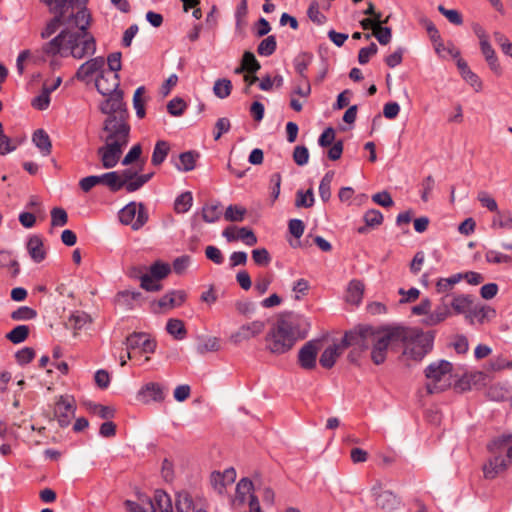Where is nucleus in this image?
Here are the masks:
<instances>
[{
	"label": "nucleus",
	"mask_w": 512,
	"mask_h": 512,
	"mask_svg": "<svg viewBox=\"0 0 512 512\" xmlns=\"http://www.w3.org/2000/svg\"><path fill=\"white\" fill-rule=\"evenodd\" d=\"M27 250L32 260L36 263L42 262L46 257L43 241L38 235H33L29 238Z\"/></svg>",
	"instance_id": "nucleus-26"
},
{
	"label": "nucleus",
	"mask_w": 512,
	"mask_h": 512,
	"mask_svg": "<svg viewBox=\"0 0 512 512\" xmlns=\"http://www.w3.org/2000/svg\"><path fill=\"white\" fill-rule=\"evenodd\" d=\"M68 222L67 212L60 207H55L51 210V225L53 227H61Z\"/></svg>",
	"instance_id": "nucleus-57"
},
{
	"label": "nucleus",
	"mask_w": 512,
	"mask_h": 512,
	"mask_svg": "<svg viewBox=\"0 0 512 512\" xmlns=\"http://www.w3.org/2000/svg\"><path fill=\"white\" fill-rule=\"evenodd\" d=\"M66 16L55 14V16L47 23L45 28L41 31V38L48 39L55 34L62 22L65 21Z\"/></svg>",
	"instance_id": "nucleus-47"
},
{
	"label": "nucleus",
	"mask_w": 512,
	"mask_h": 512,
	"mask_svg": "<svg viewBox=\"0 0 512 512\" xmlns=\"http://www.w3.org/2000/svg\"><path fill=\"white\" fill-rule=\"evenodd\" d=\"M265 327L266 324L262 320L245 323L230 335L229 341L234 345H239L263 333Z\"/></svg>",
	"instance_id": "nucleus-11"
},
{
	"label": "nucleus",
	"mask_w": 512,
	"mask_h": 512,
	"mask_svg": "<svg viewBox=\"0 0 512 512\" xmlns=\"http://www.w3.org/2000/svg\"><path fill=\"white\" fill-rule=\"evenodd\" d=\"M463 279L462 273L454 274L447 278H440L436 283V291L440 294H446L454 288V286Z\"/></svg>",
	"instance_id": "nucleus-36"
},
{
	"label": "nucleus",
	"mask_w": 512,
	"mask_h": 512,
	"mask_svg": "<svg viewBox=\"0 0 512 512\" xmlns=\"http://www.w3.org/2000/svg\"><path fill=\"white\" fill-rule=\"evenodd\" d=\"M509 461L501 456H495L483 466V473L486 479H494L498 474L509 467Z\"/></svg>",
	"instance_id": "nucleus-24"
},
{
	"label": "nucleus",
	"mask_w": 512,
	"mask_h": 512,
	"mask_svg": "<svg viewBox=\"0 0 512 512\" xmlns=\"http://www.w3.org/2000/svg\"><path fill=\"white\" fill-rule=\"evenodd\" d=\"M493 230H512V213L509 210H497L491 221Z\"/></svg>",
	"instance_id": "nucleus-29"
},
{
	"label": "nucleus",
	"mask_w": 512,
	"mask_h": 512,
	"mask_svg": "<svg viewBox=\"0 0 512 512\" xmlns=\"http://www.w3.org/2000/svg\"><path fill=\"white\" fill-rule=\"evenodd\" d=\"M171 271V267L169 264L156 261L149 268V275L152 276L156 280H161L165 278Z\"/></svg>",
	"instance_id": "nucleus-48"
},
{
	"label": "nucleus",
	"mask_w": 512,
	"mask_h": 512,
	"mask_svg": "<svg viewBox=\"0 0 512 512\" xmlns=\"http://www.w3.org/2000/svg\"><path fill=\"white\" fill-rule=\"evenodd\" d=\"M236 479V471L234 468H228L223 473L213 472L210 482L215 491L222 494L227 485L234 483Z\"/></svg>",
	"instance_id": "nucleus-21"
},
{
	"label": "nucleus",
	"mask_w": 512,
	"mask_h": 512,
	"mask_svg": "<svg viewBox=\"0 0 512 512\" xmlns=\"http://www.w3.org/2000/svg\"><path fill=\"white\" fill-rule=\"evenodd\" d=\"M89 410L101 419H111L115 415V410L112 407L96 403L89 404Z\"/></svg>",
	"instance_id": "nucleus-56"
},
{
	"label": "nucleus",
	"mask_w": 512,
	"mask_h": 512,
	"mask_svg": "<svg viewBox=\"0 0 512 512\" xmlns=\"http://www.w3.org/2000/svg\"><path fill=\"white\" fill-rule=\"evenodd\" d=\"M141 296L142 294L139 291L124 290L117 293L116 301L119 305L132 309L133 302L139 300Z\"/></svg>",
	"instance_id": "nucleus-38"
},
{
	"label": "nucleus",
	"mask_w": 512,
	"mask_h": 512,
	"mask_svg": "<svg viewBox=\"0 0 512 512\" xmlns=\"http://www.w3.org/2000/svg\"><path fill=\"white\" fill-rule=\"evenodd\" d=\"M512 442V434L502 435L488 444V449L490 452L494 453L498 450L503 449L508 446Z\"/></svg>",
	"instance_id": "nucleus-63"
},
{
	"label": "nucleus",
	"mask_w": 512,
	"mask_h": 512,
	"mask_svg": "<svg viewBox=\"0 0 512 512\" xmlns=\"http://www.w3.org/2000/svg\"><path fill=\"white\" fill-rule=\"evenodd\" d=\"M364 293V284L360 280H352L350 281L347 293H346V301L348 303L358 305L363 298Z\"/></svg>",
	"instance_id": "nucleus-31"
},
{
	"label": "nucleus",
	"mask_w": 512,
	"mask_h": 512,
	"mask_svg": "<svg viewBox=\"0 0 512 512\" xmlns=\"http://www.w3.org/2000/svg\"><path fill=\"white\" fill-rule=\"evenodd\" d=\"M314 204V194L312 189H308L306 192L302 190L297 191L295 206L309 208Z\"/></svg>",
	"instance_id": "nucleus-53"
},
{
	"label": "nucleus",
	"mask_w": 512,
	"mask_h": 512,
	"mask_svg": "<svg viewBox=\"0 0 512 512\" xmlns=\"http://www.w3.org/2000/svg\"><path fill=\"white\" fill-rule=\"evenodd\" d=\"M127 350L139 349L143 353L151 354L156 349V342L149 338L146 333L133 332L124 341Z\"/></svg>",
	"instance_id": "nucleus-14"
},
{
	"label": "nucleus",
	"mask_w": 512,
	"mask_h": 512,
	"mask_svg": "<svg viewBox=\"0 0 512 512\" xmlns=\"http://www.w3.org/2000/svg\"><path fill=\"white\" fill-rule=\"evenodd\" d=\"M446 298L447 296L442 297L440 303L433 311V313L439 318L441 322H443L452 314L450 303L446 301Z\"/></svg>",
	"instance_id": "nucleus-60"
},
{
	"label": "nucleus",
	"mask_w": 512,
	"mask_h": 512,
	"mask_svg": "<svg viewBox=\"0 0 512 512\" xmlns=\"http://www.w3.org/2000/svg\"><path fill=\"white\" fill-rule=\"evenodd\" d=\"M372 35L378 40L381 45H387L392 38V31L389 27H383L381 25H375ZM365 39H370L371 34H365Z\"/></svg>",
	"instance_id": "nucleus-43"
},
{
	"label": "nucleus",
	"mask_w": 512,
	"mask_h": 512,
	"mask_svg": "<svg viewBox=\"0 0 512 512\" xmlns=\"http://www.w3.org/2000/svg\"><path fill=\"white\" fill-rule=\"evenodd\" d=\"M405 338L399 339L404 344L403 356L413 361H421L433 349L434 333L404 327Z\"/></svg>",
	"instance_id": "nucleus-5"
},
{
	"label": "nucleus",
	"mask_w": 512,
	"mask_h": 512,
	"mask_svg": "<svg viewBox=\"0 0 512 512\" xmlns=\"http://www.w3.org/2000/svg\"><path fill=\"white\" fill-rule=\"evenodd\" d=\"M193 197L191 192H184L180 194L175 202H174V209L177 213H185L187 212L191 206H192Z\"/></svg>",
	"instance_id": "nucleus-49"
},
{
	"label": "nucleus",
	"mask_w": 512,
	"mask_h": 512,
	"mask_svg": "<svg viewBox=\"0 0 512 512\" xmlns=\"http://www.w3.org/2000/svg\"><path fill=\"white\" fill-rule=\"evenodd\" d=\"M90 20L88 10L76 11L74 19H69L67 22L74 24L77 29L66 28L44 43L40 49L41 58L71 56L75 59H83L92 56L96 51V40L88 31Z\"/></svg>",
	"instance_id": "nucleus-1"
},
{
	"label": "nucleus",
	"mask_w": 512,
	"mask_h": 512,
	"mask_svg": "<svg viewBox=\"0 0 512 512\" xmlns=\"http://www.w3.org/2000/svg\"><path fill=\"white\" fill-rule=\"evenodd\" d=\"M28 335L29 327L27 325H18L6 335V338L14 344H19L24 342Z\"/></svg>",
	"instance_id": "nucleus-45"
},
{
	"label": "nucleus",
	"mask_w": 512,
	"mask_h": 512,
	"mask_svg": "<svg viewBox=\"0 0 512 512\" xmlns=\"http://www.w3.org/2000/svg\"><path fill=\"white\" fill-rule=\"evenodd\" d=\"M200 154L196 151H186L179 155V162L175 164V167L179 171L188 172L195 168L196 161Z\"/></svg>",
	"instance_id": "nucleus-32"
},
{
	"label": "nucleus",
	"mask_w": 512,
	"mask_h": 512,
	"mask_svg": "<svg viewBox=\"0 0 512 512\" xmlns=\"http://www.w3.org/2000/svg\"><path fill=\"white\" fill-rule=\"evenodd\" d=\"M36 315L37 313L34 309L28 306H22L12 312L11 318L13 320H31L34 319Z\"/></svg>",
	"instance_id": "nucleus-62"
},
{
	"label": "nucleus",
	"mask_w": 512,
	"mask_h": 512,
	"mask_svg": "<svg viewBox=\"0 0 512 512\" xmlns=\"http://www.w3.org/2000/svg\"><path fill=\"white\" fill-rule=\"evenodd\" d=\"M473 303L474 298L472 295L461 294L453 297L450 306L454 313L466 314L471 310Z\"/></svg>",
	"instance_id": "nucleus-28"
},
{
	"label": "nucleus",
	"mask_w": 512,
	"mask_h": 512,
	"mask_svg": "<svg viewBox=\"0 0 512 512\" xmlns=\"http://www.w3.org/2000/svg\"><path fill=\"white\" fill-rule=\"evenodd\" d=\"M105 96L107 98L99 104V110L101 113L105 114L106 117H129L127 106L123 101L122 90L107 94Z\"/></svg>",
	"instance_id": "nucleus-9"
},
{
	"label": "nucleus",
	"mask_w": 512,
	"mask_h": 512,
	"mask_svg": "<svg viewBox=\"0 0 512 512\" xmlns=\"http://www.w3.org/2000/svg\"><path fill=\"white\" fill-rule=\"evenodd\" d=\"M31 105L37 110H46L50 105V94L42 88L41 93L33 98Z\"/></svg>",
	"instance_id": "nucleus-59"
},
{
	"label": "nucleus",
	"mask_w": 512,
	"mask_h": 512,
	"mask_svg": "<svg viewBox=\"0 0 512 512\" xmlns=\"http://www.w3.org/2000/svg\"><path fill=\"white\" fill-rule=\"evenodd\" d=\"M105 65L104 58L101 56L94 57L84 62L76 71L75 77L80 81H85L95 73L102 71Z\"/></svg>",
	"instance_id": "nucleus-20"
},
{
	"label": "nucleus",
	"mask_w": 512,
	"mask_h": 512,
	"mask_svg": "<svg viewBox=\"0 0 512 512\" xmlns=\"http://www.w3.org/2000/svg\"><path fill=\"white\" fill-rule=\"evenodd\" d=\"M232 91V83L227 78L217 79L213 86V93L219 99H225L230 96Z\"/></svg>",
	"instance_id": "nucleus-42"
},
{
	"label": "nucleus",
	"mask_w": 512,
	"mask_h": 512,
	"mask_svg": "<svg viewBox=\"0 0 512 512\" xmlns=\"http://www.w3.org/2000/svg\"><path fill=\"white\" fill-rule=\"evenodd\" d=\"M222 235L228 242L241 240L247 246H254L258 241L253 230L248 227L229 226L223 230Z\"/></svg>",
	"instance_id": "nucleus-16"
},
{
	"label": "nucleus",
	"mask_w": 512,
	"mask_h": 512,
	"mask_svg": "<svg viewBox=\"0 0 512 512\" xmlns=\"http://www.w3.org/2000/svg\"><path fill=\"white\" fill-rule=\"evenodd\" d=\"M44 2L54 14H60L66 16L68 14V20L74 19L75 4L77 0H41Z\"/></svg>",
	"instance_id": "nucleus-22"
},
{
	"label": "nucleus",
	"mask_w": 512,
	"mask_h": 512,
	"mask_svg": "<svg viewBox=\"0 0 512 512\" xmlns=\"http://www.w3.org/2000/svg\"><path fill=\"white\" fill-rule=\"evenodd\" d=\"M166 330L170 335L178 340H182L187 334L184 322L175 318H171L167 321Z\"/></svg>",
	"instance_id": "nucleus-37"
},
{
	"label": "nucleus",
	"mask_w": 512,
	"mask_h": 512,
	"mask_svg": "<svg viewBox=\"0 0 512 512\" xmlns=\"http://www.w3.org/2000/svg\"><path fill=\"white\" fill-rule=\"evenodd\" d=\"M186 108H187L186 102L180 97L173 98L167 104L168 113L175 117L181 116L184 113Z\"/></svg>",
	"instance_id": "nucleus-54"
},
{
	"label": "nucleus",
	"mask_w": 512,
	"mask_h": 512,
	"mask_svg": "<svg viewBox=\"0 0 512 512\" xmlns=\"http://www.w3.org/2000/svg\"><path fill=\"white\" fill-rule=\"evenodd\" d=\"M252 259L258 266H268L271 262V256L266 248L252 250Z\"/></svg>",
	"instance_id": "nucleus-58"
},
{
	"label": "nucleus",
	"mask_w": 512,
	"mask_h": 512,
	"mask_svg": "<svg viewBox=\"0 0 512 512\" xmlns=\"http://www.w3.org/2000/svg\"><path fill=\"white\" fill-rule=\"evenodd\" d=\"M372 492L376 505L383 510H394L400 504L398 497L389 490H382L380 487L374 486Z\"/></svg>",
	"instance_id": "nucleus-18"
},
{
	"label": "nucleus",
	"mask_w": 512,
	"mask_h": 512,
	"mask_svg": "<svg viewBox=\"0 0 512 512\" xmlns=\"http://www.w3.org/2000/svg\"><path fill=\"white\" fill-rule=\"evenodd\" d=\"M406 332L402 326L372 327L370 333L371 360L375 365L385 362L390 344L405 338Z\"/></svg>",
	"instance_id": "nucleus-4"
},
{
	"label": "nucleus",
	"mask_w": 512,
	"mask_h": 512,
	"mask_svg": "<svg viewBox=\"0 0 512 512\" xmlns=\"http://www.w3.org/2000/svg\"><path fill=\"white\" fill-rule=\"evenodd\" d=\"M117 181L118 172L111 171L102 175H91L84 177L79 181V186L82 191L89 192L96 185L103 184L107 186L110 191L117 192Z\"/></svg>",
	"instance_id": "nucleus-10"
},
{
	"label": "nucleus",
	"mask_w": 512,
	"mask_h": 512,
	"mask_svg": "<svg viewBox=\"0 0 512 512\" xmlns=\"http://www.w3.org/2000/svg\"><path fill=\"white\" fill-rule=\"evenodd\" d=\"M164 385L158 382H148L137 392V400L144 404L162 402L166 397Z\"/></svg>",
	"instance_id": "nucleus-13"
},
{
	"label": "nucleus",
	"mask_w": 512,
	"mask_h": 512,
	"mask_svg": "<svg viewBox=\"0 0 512 512\" xmlns=\"http://www.w3.org/2000/svg\"><path fill=\"white\" fill-rule=\"evenodd\" d=\"M32 141L43 156L50 155L52 143L49 135L43 129H38L33 133Z\"/></svg>",
	"instance_id": "nucleus-30"
},
{
	"label": "nucleus",
	"mask_w": 512,
	"mask_h": 512,
	"mask_svg": "<svg viewBox=\"0 0 512 512\" xmlns=\"http://www.w3.org/2000/svg\"><path fill=\"white\" fill-rule=\"evenodd\" d=\"M145 91H146L145 87L140 86L135 90L134 95H133V108L136 111V116L140 119L144 118L146 115V111H145L146 100L143 98Z\"/></svg>",
	"instance_id": "nucleus-41"
},
{
	"label": "nucleus",
	"mask_w": 512,
	"mask_h": 512,
	"mask_svg": "<svg viewBox=\"0 0 512 512\" xmlns=\"http://www.w3.org/2000/svg\"><path fill=\"white\" fill-rule=\"evenodd\" d=\"M170 151V145L167 141L159 140L156 142L154 146V150L151 157V163L154 166L161 165L166 157L168 156V153Z\"/></svg>",
	"instance_id": "nucleus-35"
},
{
	"label": "nucleus",
	"mask_w": 512,
	"mask_h": 512,
	"mask_svg": "<svg viewBox=\"0 0 512 512\" xmlns=\"http://www.w3.org/2000/svg\"><path fill=\"white\" fill-rule=\"evenodd\" d=\"M76 411L75 400L72 396H60L55 403L54 415L61 427H67L74 418Z\"/></svg>",
	"instance_id": "nucleus-12"
},
{
	"label": "nucleus",
	"mask_w": 512,
	"mask_h": 512,
	"mask_svg": "<svg viewBox=\"0 0 512 512\" xmlns=\"http://www.w3.org/2000/svg\"><path fill=\"white\" fill-rule=\"evenodd\" d=\"M220 203L215 202L211 204H206L202 208V218L207 223H214L220 219L221 210Z\"/></svg>",
	"instance_id": "nucleus-40"
},
{
	"label": "nucleus",
	"mask_w": 512,
	"mask_h": 512,
	"mask_svg": "<svg viewBox=\"0 0 512 512\" xmlns=\"http://www.w3.org/2000/svg\"><path fill=\"white\" fill-rule=\"evenodd\" d=\"M253 490V483L248 478H242L236 485V497L241 502L246 500V497L251 495Z\"/></svg>",
	"instance_id": "nucleus-52"
},
{
	"label": "nucleus",
	"mask_w": 512,
	"mask_h": 512,
	"mask_svg": "<svg viewBox=\"0 0 512 512\" xmlns=\"http://www.w3.org/2000/svg\"><path fill=\"white\" fill-rule=\"evenodd\" d=\"M344 347H342V343L333 344L328 346L321 354L319 362L322 367L326 369H330L336 363L338 357L344 352Z\"/></svg>",
	"instance_id": "nucleus-25"
},
{
	"label": "nucleus",
	"mask_w": 512,
	"mask_h": 512,
	"mask_svg": "<svg viewBox=\"0 0 512 512\" xmlns=\"http://www.w3.org/2000/svg\"><path fill=\"white\" fill-rule=\"evenodd\" d=\"M152 512H173L171 497L163 490H156L150 501ZM147 512L144 508H142Z\"/></svg>",
	"instance_id": "nucleus-23"
},
{
	"label": "nucleus",
	"mask_w": 512,
	"mask_h": 512,
	"mask_svg": "<svg viewBox=\"0 0 512 512\" xmlns=\"http://www.w3.org/2000/svg\"><path fill=\"white\" fill-rule=\"evenodd\" d=\"M453 365L447 360L431 362L424 370L427 379L426 390L428 394L440 393L451 386Z\"/></svg>",
	"instance_id": "nucleus-6"
},
{
	"label": "nucleus",
	"mask_w": 512,
	"mask_h": 512,
	"mask_svg": "<svg viewBox=\"0 0 512 512\" xmlns=\"http://www.w3.org/2000/svg\"><path fill=\"white\" fill-rule=\"evenodd\" d=\"M372 326H363L346 332L341 340L342 347H354L358 351H365L370 348V333Z\"/></svg>",
	"instance_id": "nucleus-8"
},
{
	"label": "nucleus",
	"mask_w": 512,
	"mask_h": 512,
	"mask_svg": "<svg viewBox=\"0 0 512 512\" xmlns=\"http://www.w3.org/2000/svg\"><path fill=\"white\" fill-rule=\"evenodd\" d=\"M186 300V293L183 290H172L163 295L153 307L154 312L173 309L181 306Z\"/></svg>",
	"instance_id": "nucleus-17"
},
{
	"label": "nucleus",
	"mask_w": 512,
	"mask_h": 512,
	"mask_svg": "<svg viewBox=\"0 0 512 512\" xmlns=\"http://www.w3.org/2000/svg\"><path fill=\"white\" fill-rule=\"evenodd\" d=\"M311 323L307 317L293 311L279 314L265 337L266 348L273 354H284L298 340L307 337Z\"/></svg>",
	"instance_id": "nucleus-2"
},
{
	"label": "nucleus",
	"mask_w": 512,
	"mask_h": 512,
	"mask_svg": "<svg viewBox=\"0 0 512 512\" xmlns=\"http://www.w3.org/2000/svg\"><path fill=\"white\" fill-rule=\"evenodd\" d=\"M334 178V171H328L319 184V195L323 202H327L331 197V183Z\"/></svg>",
	"instance_id": "nucleus-44"
},
{
	"label": "nucleus",
	"mask_w": 512,
	"mask_h": 512,
	"mask_svg": "<svg viewBox=\"0 0 512 512\" xmlns=\"http://www.w3.org/2000/svg\"><path fill=\"white\" fill-rule=\"evenodd\" d=\"M192 499L187 493L179 494L176 500V512H191Z\"/></svg>",
	"instance_id": "nucleus-64"
},
{
	"label": "nucleus",
	"mask_w": 512,
	"mask_h": 512,
	"mask_svg": "<svg viewBox=\"0 0 512 512\" xmlns=\"http://www.w3.org/2000/svg\"><path fill=\"white\" fill-rule=\"evenodd\" d=\"M88 322L90 317L87 313L82 311H76L72 313L66 321V327L74 330L82 329Z\"/></svg>",
	"instance_id": "nucleus-39"
},
{
	"label": "nucleus",
	"mask_w": 512,
	"mask_h": 512,
	"mask_svg": "<svg viewBox=\"0 0 512 512\" xmlns=\"http://www.w3.org/2000/svg\"><path fill=\"white\" fill-rule=\"evenodd\" d=\"M154 173L141 174L136 178L128 180L126 182L117 181V192L121 189H125L128 193H133L141 189L147 182L151 180Z\"/></svg>",
	"instance_id": "nucleus-27"
},
{
	"label": "nucleus",
	"mask_w": 512,
	"mask_h": 512,
	"mask_svg": "<svg viewBox=\"0 0 512 512\" xmlns=\"http://www.w3.org/2000/svg\"><path fill=\"white\" fill-rule=\"evenodd\" d=\"M95 86L97 91L104 95L119 91L120 80L118 74H104L103 72L96 78Z\"/></svg>",
	"instance_id": "nucleus-19"
},
{
	"label": "nucleus",
	"mask_w": 512,
	"mask_h": 512,
	"mask_svg": "<svg viewBox=\"0 0 512 512\" xmlns=\"http://www.w3.org/2000/svg\"><path fill=\"white\" fill-rule=\"evenodd\" d=\"M119 220L124 225H130L135 231L141 229L148 221L145 205L134 201L128 203L120 210Z\"/></svg>",
	"instance_id": "nucleus-7"
},
{
	"label": "nucleus",
	"mask_w": 512,
	"mask_h": 512,
	"mask_svg": "<svg viewBox=\"0 0 512 512\" xmlns=\"http://www.w3.org/2000/svg\"><path fill=\"white\" fill-rule=\"evenodd\" d=\"M243 66L249 73H256L260 69V63L257 61L255 55L250 51H245L242 57Z\"/></svg>",
	"instance_id": "nucleus-55"
},
{
	"label": "nucleus",
	"mask_w": 512,
	"mask_h": 512,
	"mask_svg": "<svg viewBox=\"0 0 512 512\" xmlns=\"http://www.w3.org/2000/svg\"><path fill=\"white\" fill-rule=\"evenodd\" d=\"M128 118L110 116L103 121L99 138L104 145L97 149V154L105 169L114 168L118 164L123 150L129 142L131 128Z\"/></svg>",
	"instance_id": "nucleus-3"
},
{
	"label": "nucleus",
	"mask_w": 512,
	"mask_h": 512,
	"mask_svg": "<svg viewBox=\"0 0 512 512\" xmlns=\"http://www.w3.org/2000/svg\"><path fill=\"white\" fill-rule=\"evenodd\" d=\"M311 94V85L309 80H302L301 78L295 82V86L291 93V96L297 95L300 97L307 98Z\"/></svg>",
	"instance_id": "nucleus-61"
},
{
	"label": "nucleus",
	"mask_w": 512,
	"mask_h": 512,
	"mask_svg": "<svg viewBox=\"0 0 512 512\" xmlns=\"http://www.w3.org/2000/svg\"><path fill=\"white\" fill-rule=\"evenodd\" d=\"M12 268V276L16 277L19 272V263L13 259L11 254L7 251H0V268Z\"/></svg>",
	"instance_id": "nucleus-50"
},
{
	"label": "nucleus",
	"mask_w": 512,
	"mask_h": 512,
	"mask_svg": "<svg viewBox=\"0 0 512 512\" xmlns=\"http://www.w3.org/2000/svg\"><path fill=\"white\" fill-rule=\"evenodd\" d=\"M221 348L220 339L217 337H201L196 346V352L199 355H205L208 352H217Z\"/></svg>",
	"instance_id": "nucleus-34"
},
{
	"label": "nucleus",
	"mask_w": 512,
	"mask_h": 512,
	"mask_svg": "<svg viewBox=\"0 0 512 512\" xmlns=\"http://www.w3.org/2000/svg\"><path fill=\"white\" fill-rule=\"evenodd\" d=\"M312 60H313V55L310 53H306V52L300 53L294 58L293 65H294L295 71L297 72V74L299 75V77L302 80H309L307 77L306 71H307L309 65L311 64Z\"/></svg>",
	"instance_id": "nucleus-33"
},
{
	"label": "nucleus",
	"mask_w": 512,
	"mask_h": 512,
	"mask_svg": "<svg viewBox=\"0 0 512 512\" xmlns=\"http://www.w3.org/2000/svg\"><path fill=\"white\" fill-rule=\"evenodd\" d=\"M276 48H277L276 38H275V36L270 35V36L266 37L265 39H263L259 43V45L257 47V52L260 56L268 57L276 51Z\"/></svg>",
	"instance_id": "nucleus-46"
},
{
	"label": "nucleus",
	"mask_w": 512,
	"mask_h": 512,
	"mask_svg": "<svg viewBox=\"0 0 512 512\" xmlns=\"http://www.w3.org/2000/svg\"><path fill=\"white\" fill-rule=\"evenodd\" d=\"M247 210L238 205H229L225 211V219L230 222H240L244 219Z\"/></svg>",
	"instance_id": "nucleus-51"
},
{
	"label": "nucleus",
	"mask_w": 512,
	"mask_h": 512,
	"mask_svg": "<svg viewBox=\"0 0 512 512\" xmlns=\"http://www.w3.org/2000/svg\"><path fill=\"white\" fill-rule=\"evenodd\" d=\"M320 340H310L306 342L298 352V363L306 370H311L316 366V359L319 351Z\"/></svg>",
	"instance_id": "nucleus-15"
}]
</instances>
